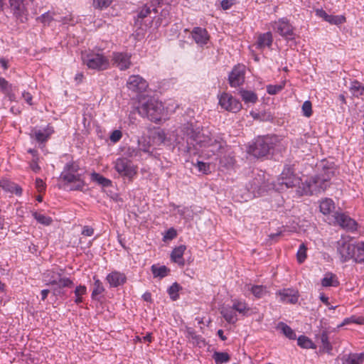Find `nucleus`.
I'll list each match as a JSON object with an SVG mask.
<instances>
[{"label":"nucleus","mask_w":364,"mask_h":364,"mask_svg":"<svg viewBox=\"0 0 364 364\" xmlns=\"http://www.w3.org/2000/svg\"><path fill=\"white\" fill-rule=\"evenodd\" d=\"M37 20L40 21L44 25H49V23L53 20V17L52 14L48 11L38 17Z\"/></svg>","instance_id":"obj_55"},{"label":"nucleus","mask_w":364,"mask_h":364,"mask_svg":"<svg viewBox=\"0 0 364 364\" xmlns=\"http://www.w3.org/2000/svg\"><path fill=\"white\" fill-rule=\"evenodd\" d=\"M239 93L245 104H255L258 100L257 94L253 91L241 89Z\"/></svg>","instance_id":"obj_31"},{"label":"nucleus","mask_w":364,"mask_h":364,"mask_svg":"<svg viewBox=\"0 0 364 364\" xmlns=\"http://www.w3.org/2000/svg\"><path fill=\"white\" fill-rule=\"evenodd\" d=\"M82 235L87 237H90L94 234V229L90 226H84L82 230Z\"/></svg>","instance_id":"obj_62"},{"label":"nucleus","mask_w":364,"mask_h":364,"mask_svg":"<svg viewBox=\"0 0 364 364\" xmlns=\"http://www.w3.org/2000/svg\"><path fill=\"white\" fill-rule=\"evenodd\" d=\"M247 189L254 196H259L262 194L264 188L262 187V183L261 178H255L252 182H250L247 186Z\"/></svg>","instance_id":"obj_34"},{"label":"nucleus","mask_w":364,"mask_h":364,"mask_svg":"<svg viewBox=\"0 0 364 364\" xmlns=\"http://www.w3.org/2000/svg\"><path fill=\"white\" fill-rule=\"evenodd\" d=\"M276 328L290 340H295L296 338L294 330L284 322H279Z\"/></svg>","instance_id":"obj_33"},{"label":"nucleus","mask_w":364,"mask_h":364,"mask_svg":"<svg viewBox=\"0 0 364 364\" xmlns=\"http://www.w3.org/2000/svg\"><path fill=\"white\" fill-rule=\"evenodd\" d=\"M364 353H350L343 359V364H363Z\"/></svg>","instance_id":"obj_37"},{"label":"nucleus","mask_w":364,"mask_h":364,"mask_svg":"<svg viewBox=\"0 0 364 364\" xmlns=\"http://www.w3.org/2000/svg\"><path fill=\"white\" fill-rule=\"evenodd\" d=\"M285 86V82H282L279 85H269L267 86V92L268 94L273 95L282 91Z\"/></svg>","instance_id":"obj_51"},{"label":"nucleus","mask_w":364,"mask_h":364,"mask_svg":"<svg viewBox=\"0 0 364 364\" xmlns=\"http://www.w3.org/2000/svg\"><path fill=\"white\" fill-rule=\"evenodd\" d=\"M283 303L296 304L299 299V293L293 289H283L276 293Z\"/></svg>","instance_id":"obj_22"},{"label":"nucleus","mask_w":364,"mask_h":364,"mask_svg":"<svg viewBox=\"0 0 364 364\" xmlns=\"http://www.w3.org/2000/svg\"><path fill=\"white\" fill-rule=\"evenodd\" d=\"M0 188L6 193L21 196L23 190L21 186L6 178L0 179Z\"/></svg>","instance_id":"obj_24"},{"label":"nucleus","mask_w":364,"mask_h":364,"mask_svg":"<svg viewBox=\"0 0 364 364\" xmlns=\"http://www.w3.org/2000/svg\"><path fill=\"white\" fill-rule=\"evenodd\" d=\"M137 111L142 117L158 122L164 114V107L163 103L155 97H143L139 101Z\"/></svg>","instance_id":"obj_4"},{"label":"nucleus","mask_w":364,"mask_h":364,"mask_svg":"<svg viewBox=\"0 0 364 364\" xmlns=\"http://www.w3.org/2000/svg\"><path fill=\"white\" fill-rule=\"evenodd\" d=\"M113 166L119 176L127 179L129 181H132L137 174V166L134 165L133 161L127 157L117 158L113 162Z\"/></svg>","instance_id":"obj_7"},{"label":"nucleus","mask_w":364,"mask_h":364,"mask_svg":"<svg viewBox=\"0 0 364 364\" xmlns=\"http://www.w3.org/2000/svg\"><path fill=\"white\" fill-rule=\"evenodd\" d=\"M63 274L64 269L62 268L48 269L43 274V281L46 285H60V287H68V288L73 287V280L69 277H64Z\"/></svg>","instance_id":"obj_6"},{"label":"nucleus","mask_w":364,"mask_h":364,"mask_svg":"<svg viewBox=\"0 0 364 364\" xmlns=\"http://www.w3.org/2000/svg\"><path fill=\"white\" fill-rule=\"evenodd\" d=\"M249 290L256 299H262L269 293L267 287L263 285H252Z\"/></svg>","instance_id":"obj_36"},{"label":"nucleus","mask_w":364,"mask_h":364,"mask_svg":"<svg viewBox=\"0 0 364 364\" xmlns=\"http://www.w3.org/2000/svg\"><path fill=\"white\" fill-rule=\"evenodd\" d=\"M315 14L316 16L321 18L325 21L332 25L339 26L344 23L346 21L343 15H329L322 9H316Z\"/></svg>","instance_id":"obj_21"},{"label":"nucleus","mask_w":364,"mask_h":364,"mask_svg":"<svg viewBox=\"0 0 364 364\" xmlns=\"http://www.w3.org/2000/svg\"><path fill=\"white\" fill-rule=\"evenodd\" d=\"M181 289L180 285L175 282L173 283L168 289V294L170 296V298L173 301H176L179 298L178 291Z\"/></svg>","instance_id":"obj_49"},{"label":"nucleus","mask_w":364,"mask_h":364,"mask_svg":"<svg viewBox=\"0 0 364 364\" xmlns=\"http://www.w3.org/2000/svg\"><path fill=\"white\" fill-rule=\"evenodd\" d=\"M177 235V232L173 228H169L165 233L164 236V240H173Z\"/></svg>","instance_id":"obj_57"},{"label":"nucleus","mask_w":364,"mask_h":364,"mask_svg":"<svg viewBox=\"0 0 364 364\" xmlns=\"http://www.w3.org/2000/svg\"><path fill=\"white\" fill-rule=\"evenodd\" d=\"M195 166L198 168L199 172L203 174H208L210 172V164L200 161H198L195 164Z\"/></svg>","instance_id":"obj_53"},{"label":"nucleus","mask_w":364,"mask_h":364,"mask_svg":"<svg viewBox=\"0 0 364 364\" xmlns=\"http://www.w3.org/2000/svg\"><path fill=\"white\" fill-rule=\"evenodd\" d=\"M22 97H23V99L25 100V101L30 105H32V95L28 92H23L22 93Z\"/></svg>","instance_id":"obj_64"},{"label":"nucleus","mask_w":364,"mask_h":364,"mask_svg":"<svg viewBox=\"0 0 364 364\" xmlns=\"http://www.w3.org/2000/svg\"><path fill=\"white\" fill-rule=\"evenodd\" d=\"M82 59L89 69L105 70L109 66V59L102 53L89 52L82 54Z\"/></svg>","instance_id":"obj_9"},{"label":"nucleus","mask_w":364,"mask_h":364,"mask_svg":"<svg viewBox=\"0 0 364 364\" xmlns=\"http://www.w3.org/2000/svg\"><path fill=\"white\" fill-rule=\"evenodd\" d=\"M156 13L157 10L153 4H145L138 11L136 23L141 24L143 21H149L151 23Z\"/></svg>","instance_id":"obj_16"},{"label":"nucleus","mask_w":364,"mask_h":364,"mask_svg":"<svg viewBox=\"0 0 364 364\" xmlns=\"http://www.w3.org/2000/svg\"><path fill=\"white\" fill-rule=\"evenodd\" d=\"M94 282V288L92 291V298L93 299H96V297L102 294L105 291V287L102 284V282L96 277H93Z\"/></svg>","instance_id":"obj_44"},{"label":"nucleus","mask_w":364,"mask_h":364,"mask_svg":"<svg viewBox=\"0 0 364 364\" xmlns=\"http://www.w3.org/2000/svg\"><path fill=\"white\" fill-rule=\"evenodd\" d=\"M168 271L169 269L164 265L157 267L154 264L151 266V272L154 277L164 278L168 274Z\"/></svg>","instance_id":"obj_46"},{"label":"nucleus","mask_w":364,"mask_h":364,"mask_svg":"<svg viewBox=\"0 0 364 364\" xmlns=\"http://www.w3.org/2000/svg\"><path fill=\"white\" fill-rule=\"evenodd\" d=\"M91 180L97 183L99 185L104 188H107L112 186V182L110 179L104 177L98 173L92 172L90 175Z\"/></svg>","instance_id":"obj_39"},{"label":"nucleus","mask_w":364,"mask_h":364,"mask_svg":"<svg viewBox=\"0 0 364 364\" xmlns=\"http://www.w3.org/2000/svg\"><path fill=\"white\" fill-rule=\"evenodd\" d=\"M334 174L333 168H323L318 174L311 176L302 183L303 193L306 195H313L323 192L330 186V181Z\"/></svg>","instance_id":"obj_3"},{"label":"nucleus","mask_w":364,"mask_h":364,"mask_svg":"<svg viewBox=\"0 0 364 364\" xmlns=\"http://www.w3.org/2000/svg\"><path fill=\"white\" fill-rule=\"evenodd\" d=\"M112 0H93V6L95 8L102 9L108 7Z\"/></svg>","instance_id":"obj_56"},{"label":"nucleus","mask_w":364,"mask_h":364,"mask_svg":"<svg viewBox=\"0 0 364 364\" xmlns=\"http://www.w3.org/2000/svg\"><path fill=\"white\" fill-rule=\"evenodd\" d=\"M39 159H33L30 162V168L35 173H38L41 170V167L38 165Z\"/></svg>","instance_id":"obj_60"},{"label":"nucleus","mask_w":364,"mask_h":364,"mask_svg":"<svg viewBox=\"0 0 364 364\" xmlns=\"http://www.w3.org/2000/svg\"><path fill=\"white\" fill-rule=\"evenodd\" d=\"M245 67L238 64L232 68L228 75V81L230 87H237L245 82Z\"/></svg>","instance_id":"obj_15"},{"label":"nucleus","mask_w":364,"mask_h":364,"mask_svg":"<svg viewBox=\"0 0 364 364\" xmlns=\"http://www.w3.org/2000/svg\"><path fill=\"white\" fill-rule=\"evenodd\" d=\"M185 333L186 338L191 340L193 344L200 347L205 345V340L201 336L198 335L193 328L187 327Z\"/></svg>","instance_id":"obj_29"},{"label":"nucleus","mask_w":364,"mask_h":364,"mask_svg":"<svg viewBox=\"0 0 364 364\" xmlns=\"http://www.w3.org/2000/svg\"><path fill=\"white\" fill-rule=\"evenodd\" d=\"M297 343L301 348L306 349H315L316 345L313 341L306 336H300L297 338Z\"/></svg>","instance_id":"obj_45"},{"label":"nucleus","mask_w":364,"mask_h":364,"mask_svg":"<svg viewBox=\"0 0 364 364\" xmlns=\"http://www.w3.org/2000/svg\"><path fill=\"white\" fill-rule=\"evenodd\" d=\"M285 147L284 141L277 135L258 136L249 144L247 153L255 158H262L271 150L282 151Z\"/></svg>","instance_id":"obj_2"},{"label":"nucleus","mask_w":364,"mask_h":364,"mask_svg":"<svg viewBox=\"0 0 364 364\" xmlns=\"http://www.w3.org/2000/svg\"><path fill=\"white\" fill-rule=\"evenodd\" d=\"M218 101L221 108L226 111L237 113L242 109L240 100L229 93L223 92L218 95Z\"/></svg>","instance_id":"obj_13"},{"label":"nucleus","mask_w":364,"mask_h":364,"mask_svg":"<svg viewBox=\"0 0 364 364\" xmlns=\"http://www.w3.org/2000/svg\"><path fill=\"white\" fill-rule=\"evenodd\" d=\"M122 136V134L119 130H114L112 132L109 139L111 141L116 143L119 141Z\"/></svg>","instance_id":"obj_58"},{"label":"nucleus","mask_w":364,"mask_h":364,"mask_svg":"<svg viewBox=\"0 0 364 364\" xmlns=\"http://www.w3.org/2000/svg\"><path fill=\"white\" fill-rule=\"evenodd\" d=\"M10 9L16 21L24 23L28 21V11L23 0H9Z\"/></svg>","instance_id":"obj_14"},{"label":"nucleus","mask_w":364,"mask_h":364,"mask_svg":"<svg viewBox=\"0 0 364 364\" xmlns=\"http://www.w3.org/2000/svg\"><path fill=\"white\" fill-rule=\"evenodd\" d=\"M234 4L233 0H222L220 1L221 8L223 10L230 9Z\"/></svg>","instance_id":"obj_61"},{"label":"nucleus","mask_w":364,"mask_h":364,"mask_svg":"<svg viewBox=\"0 0 364 364\" xmlns=\"http://www.w3.org/2000/svg\"><path fill=\"white\" fill-rule=\"evenodd\" d=\"M321 284L323 287H337L339 286L340 282L336 274L328 272L324 274L321 279Z\"/></svg>","instance_id":"obj_27"},{"label":"nucleus","mask_w":364,"mask_h":364,"mask_svg":"<svg viewBox=\"0 0 364 364\" xmlns=\"http://www.w3.org/2000/svg\"><path fill=\"white\" fill-rule=\"evenodd\" d=\"M139 151H141L148 154L149 156L152 154L153 149L150 141L146 137H141L138 140Z\"/></svg>","instance_id":"obj_42"},{"label":"nucleus","mask_w":364,"mask_h":364,"mask_svg":"<svg viewBox=\"0 0 364 364\" xmlns=\"http://www.w3.org/2000/svg\"><path fill=\"white\" fill-rule=\"evenodd\" d=\"M32 215L37 220L38 223L42 225H49L52 223L51 218L46 216V215L39 213L38 212H33Z\"/></svg>","instance_id":"obj_48"},{"label":"nucleus","mask_w":364,"mask_h":364,"mask_svg":"<svg viewBox=\"0 0 364 364\" xmlns=\"http://www.w3.org/2000/svg\"><path fill=\"white\" fill-rule=\"evenodd\" d=\"M336 223L343 229L353 232L357 230V223L343 213H336L334 215Z\"/></svg>","instance_id":"obj_18"},{"label":"nucleus","mask_w":364,"mask_h":364,"mask_svg":"<svg viewBox=\"0 0 364 364\" xmlns=\"http://www.w3.org/2000/svg\"><path fill=\"white\" fill-rule=\"evenodd\" d=\"M273 42L272 34L270 31L261 33L257 38L256 46L258 49H264V48H270Z\"/></svg>","instance_id":"obj_28"},{"label":"nucleus","mask_w":364,"mask_h":364,"mask_svg":"<svg viewBox=\"0 0 364 364\" xmlns=\"http://www.w3.org/2000/svg\"><path fill=\"white\" fill-rule=\"evenodd\" d=\"M220 313L225 320L229 323H235L237 321L236 312L232 306L223 307Z\"/></svg>","instance_id":"obj_32"},{"label":"nucleus","mask_w":364,"mask_h":364,"mask_svg":"<svg viewBox=\"0 0 364 364\" xmlns=\"http://www.w3.org/2000/svg\"><path fill=\"white\" fill-rule=\"evenodd\" d=\"M319 208L323 214L328 215L334 209V202L331 198H325L321 201Z\"/></svg>","instance_id":"obj_40"},{"label":"nucleus","mask_w":364,"mask_h":364,"mask_svg":"<svg viewBox=\"0 0 364 364\" xmlns=\"http://www.w3.org/2000/svg\"><path fill=\"white\" fill-rule=\"evenodd\" d=\"M74 302L79 305L84 301L83 296L87 294V287L85 285L77 286L74 290Z\"/></svg>","instance_id":"obj_41"},{"label":"nucleus","mask_w":364,"mask_h":364,"mask_svg":"<svg viewBox=\"0 0 364 364\" xmlns=\"http://www.w3.org/2000/svg\"><path fill=\"white\" fill-rule=\"evenodd\" d=\"M353 259L357 263L364 262V242L355 245Z\"/></svg>","instance_id":"obj_38"},{"label":"nucleus","mask_w":364,"mask_h":364,"mask_svg":"<svg viewBox=\"0 0 364 364\" xmlns=\"http://www.w3.org/2000/svg\"><path fill=\"white\" fill-rule=\"evenodd\" d=\"M273 31L287 41L295 38V28L287 18H280L271 23Z\"/></svg>","instance_id":"obj_10"},{"label":"nucleus","mask_w":364,"mask_h":364,"mask_svg":"<svg viewBox=\"0 0 364 364\" xmlns=\"http://www.w3.org/2000/svg\"><path fill=\"white\" fill-rule=\"evenodd\" d=\"M127 86L129 90L135 92H142L148 87L147 82L139 75L129 76Z\"/></svg>","instance_id":"obj_19"},{"label":"nucleus","mask_w":364,"mask_h":364,"mask_svg":"<svg viewBox=\"0 0 364 364\" xmlns=\"http://www.w3.org/2000/svg\"><path fill=\"white\" fill-rule=\"evenodd\" d=\"M191 36L194 41L200 46L207 44L209 40L207 30L200 27H195L191 32Z\"/></svg>","instance_id":"obj_25"},{"label":"nucleus","mask_w":364,"mask_h":364,"mask_svg":"<svg viewBox=\"0 0 364 364\" xmlns=\"http://www.w3.org/2000/svg\"><path fill=\"white\" fill-rule=\"evenodd\" d=\"M13 88L11 84H10L5 78L0 77V91L4 95Z\"/></svg>","instance_id":"obj_54"},{"label":"nucleus","mask_w":364,"mask_h":364,"mask_svg":"<svg viewBox=\"0 0 364 364\" xmlns=\"http://www.w3.org/2000/svg\"><path fill=\"white\" fill-rule=\"evenodd\" d=\"M106 281L110 287L115 288L123 285L127 281V277L122 272L113 271L107 275Z\"/></svg>","instance_id":"obj_23"},{"label":"nucleus","mask_w":364,"mask_h":364,"mask_svg":"<svg viewBox=\"0 0 364 364\" xmlns=\"http://www.w3.org/2000/svg\"><path fill=\"white\" fill-rule=\"evenodd\" d=\"M56 287L53 289V294L55 296H60L61 298L65 296V291L63 288L65 287H60V285H55Z\"/></svg>","instance_id":"obj_59"},{"label":"nucleus","mask_w":364,"mask_h":364,"mask_svg":"<svg viewBox=\"0 0 364 364\" xmlns=\"http://www.w3.org/2000/svg\"><path fill=\"white\" fill-rule=\"evenodd\" d=\"M80 166L75 161L67 163L60 174V178L67 183H73L70 191H82L85 185L79 173Z\"/></svg>","instance_id":"obj_5"},{"label":"nucleus","mask_w":364,"mask_h":364,"mask_svg":"<svg viewBox=\"0 0 364 364\" xmlns=\"http://www.w3.org/2000/svg\"><path fill=\"white\" fill-rule=\"evenodd\" d=\"M186 124V123L183 124L182 126H181L180 127L176 129L174 132H172L171 134L169 135L168 137L167 136L166 132L162 129H159V130L154 132L153 134L154 141L159 145L161 144H167L171 145L173 143H175V144L176 146H178L179 148L180 146H181V145L179 144H177L175 140L176 136L178 134L179 138H181V137L185 138V144H186V138H187L186 133L185 132V134H184L183 132H178Z\"/></svg>","instance_id":"obj_11"},{"label":"nucleus","mask_w":364,"mask_h":364,"mask_svg":"<svg viewBox=\"0 0 364 364\" xmlns=\"http://www.w3.org/2000/svg\"><path fill=\"white\" fill-rule=\"evenodd\" d=\"M300 177L294 173V168L291 165H286L282 172L277 178V187L274 184V188L277 191L283 190L284 188H289L296 186L300 183Z\"/></svg>","instance_id":"obj_8"},{"label":"nucleus","mask_w":364,"mask_h":364,"mask_svg":"<svg viewBox=\"0 0 364 364\" xmlns=\"http://www.w3.org/2000/svg\"><path fill=\"white\" fill-rule=\"evenodd\" d=\"M213 358L216 364L227 363L230 359L229 354L225 352H215L213 355Z\"/></svg>","instance_id":"obj_47"},{"label":"nucleus","mask_w":364,"mask_h":364,"mask_svg":"<svg viewBox=\"0 0 364 364\" xmlns=\"http://www.w3.org/2000/svg\"><path fill=\"white\" fill-rule=\"evenodd\" d=\"M320 340L323 350L330 353L332 350V345L329 341L328 332L327 331L324 330L321 333Z\"/></svg>","instance_id":"obj_43"},{"label":"nucleus","mask_w":364,"mask_h":364,"mask_svg":"<svg viewBox=\"0 0 364 364\" xmlns=\"http://www.w3.org/2000/svg\"><path fill=\"white\" fill-rule=\"evenodd\" d=\"M186 250V246L181 245L175 247L171 253V259L181 267L185 265V259L183 256Z\"/></svg>","instance_id":"obj_26"},{"label":"nucleus","mask_w":364,"mask_h":364,"mask_svg":"<svg viewBox=\"0 0 364 364\" xmlns=\"http://www.w3.org/2000/svg\"><path fill=\"white\" fill-rule=\"evenodd\" d=\"M36 187L39 192H41L43 190H45L46 185L42 179L36 178Z\"/></svg>","instance_id":"obj_63"},{"label":"nucleus","mask_w":364,"mask_h":364,"mask_svg":"<svg viewBox=\"0 0 364 364\" xmlns=\"http://www.w3.org/2000/svg\"><path fill=\"white\" fill-rule=\"evenodd\" d=\"M232 302V306L235 309V312H238L240 314L243 316L247 315L250 308L245 301L235 299L233 300Z\"/></svg>","instance_id":"obj_35"},{"label":"nucleus","mask_w":364,"mask_h":364,"mask_svg":"<svg viewBox=\"0 0 364 364\" xmlns=\"http://www.w3.org/2000/svg\"><path fill=\"white\" fill-rule=\"evenodd\" d=\"M307 247L302 243L299 245V250L296 253L297 261L299 264H302L306 259Z\"/></svg>","instance_id":"obj_50"},{"label":"nucleus","mask_w":364,"mask_h":364,"mask_svg":"<svg viewBox=\"0 0 364 364\" xmlns=\"http://www.w3.org/2000/svg\"><path fill=\"white\" fill-rule=\"evenodd\" d=\"M355 245L351 243V238L349 236H342L337 242V252L340 256L342 262H346L353 259L355 251Z\"/></svg>","instance_id":"obj_12"},{"label":"nucleus","mask_w":364,"mask_h":364,"mask_svg":"<svg viewBox=\"0 0 364 364\" xmlns=\"http://www.w3.org/2000/svg\"><path fill=\"white\" fill-rule=\"evenodd\" d=\"M302 114L306 117H310L312 115V105L309 100L305 101L302 105Z\"/></svg>","instance_id":"obj_52"},{"label":"nucleus","mask_w":364,"mask_h":364,"mask_svg":"<svg viewBox=\"0 0 364 364\" xmlns=\"http://www.w3.org/2000/svg\"><path fill=\"white\" fill-rule=\"evenodd\" d=\"M131 54L124 52H115L112 53V60L113 65L120 70H125L129 68L131 63Z\"/></svg>","instance_id":"obj_17"},{"label":"nucleus","mask_w":364,"mask_h":364,"mask_svg":"<svg viewBox=\"0 0 364 364\" xmlns=\"http://www.w3.org/2000/svg\"><path fill=\"white\" fill-rule=\"evenodd\" d=\"M178 132H183L184 134L186 132L187 134L186 144H185L184 137L179 138L178 134L176 136V143L181 145L179 147L180 151L191 154L193 149L197 150L196 146L199 145L200 147L206 148L205 155L208 157L215 156L216 159H220V161L222 162L220 156L224 152L227 145L226 142L221 138L211 139L201 134L198 127L194 128L193 125L189 122H187Z\"/></svg>","instance_id":"obj_1"},{"label":"nucleus","mask_w":364,"mask_h":364,"mask_svg":"<svg viewBox=\"0 0 364 364\" xmlns=\"http://www.w3.org/2000/svg\"><path fill=\"white\" fill-rule=\"evenodd\" d=\"M54 133V129L50 124L42 129H33L31 136L40 144L46 143Z\"/></svg>","instance_id":"obj_20"},{"label":"nucleus","mask_w":364,"mask_h":364,"mask_svg":"<svg viewBox=\"0 0 364 364\" xmlns=\"http://www.w3.org/2000/svg\"><path fill=\"white\" fill-rule=\"evenodd\" d=\"M349 90L356 98H363L364 96V85L356 80L350 82Z\"/></svg>","instance_id":"obj_30"}]
</instances>
